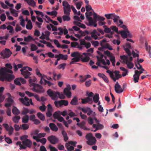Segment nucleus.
I'll list each match as a JSON object with an SVG mask.
<instances>
[{"instance_id": "1", "label": "nucleus", "mask_w": 151, "mask_h": 151, "mask_svg": "<svg viewBox=\"0 0 151 151\" xmlns=\"http://www.w3.org/2000/svg\"><path fill=\"white\" fill-rule=\"evenodd\" d=\"M13 73L12 70H8L5 68H2L0 70V80L3 81L5 80L11 81L15 78Z\"/></svg>"}, {"instance_id": "2", "label": "nucleus", "mask_w": 151, "mask_h": 151, "mask_svg": "<svg viewBox=\"0 0 151 151\" xmlns=\"http://www.w3.org/2000/svg\"><path fill=\"white\" fill-rule=\"evenodd\" d=\"M70 56L73 58L72 59V61L70 63V65L75 64L76 62H78L81 59V61L83 62H87L90 60L89 56L83 57L81 53L77 51L71 53Z\"/></svg>"}, {"instance_id": "3", "label": "nucleus", "mask_w": 151, "mask_h": 151, "mask_svg": "<svg viewBox=\"0 0 151 151\" xmlns=\"http://www.w3.org/2000/svg\"><path fill=\"white\" fill-rule=\"evenodd\" d=\"M47 93L52 99L54 100L58 99V97L61 99H64L65 98V96L63 94H60L58 92L52 91L51 89H49L47 91Z\"/></svg>"}, {"instance_id": "4", "label": "nucleus", "mask_w": 151, "mask_h": 151, "mask_svg": "<svg viewBox=\"0 0 151 151\" xmlns=\"http://www.w3.org/2000/svg\"><path fill=\"white\" fill-rule=\"evenodd\" d=\"M86 138L88 140L86 142L87 144L90 145H94L96 142V140L95 137L93 136L91 133L87 134Z\"/></svg>"}, {"instance_id": "5", "label": "nucleus", "mask_w": 151, "mask_h": 151, "mask_svg": "<svg viewBox=\"0 0 151 151\" xmlns=\"http://www.w3.org/2000/svg\"><path fill=\"white\" fill-rule=\"evenodd\" d=\"M121 59L123 60V63L127 65V67L129 69L132 68L134 66V64L131 62L129 60V57L125 55H121L120 56Z\"/></svg>"}, {"instance_id": "6", "label": "nucleus", "mask_w": 151, "mask_h": 151, "mask_svg": "<svg viewBox=\"0 0 151 151\" xmlns=\"http://www.w3.org/2000/svg\"><path fill=\"white\" fill-rule=\"evenodd\" d=\"M97 53L99 54V57L97 56L96 57L97 60V61L96 63V64L99 66L101 67L100 64V63H101L103 65H106V63L104 60L103 59L104 56V55L99 51H97Z\"/></svg>"}, {"instance_id": "7", "label": "nucleus", "mask_w": 151, "mask_h": 151, "mask_svg": "<svg viewBox=\"0 0 151 151\" xmlns=\"http://www.w3.org/2000/svg\"><path fill=\"white\" fill-rule=\"evenodd\" d=\"M12 54V52L8 48H5L2 52H0V55L1 56V58L3 59L9 58Z\"/></svg>"}, {"instance_id": "8", "label": "nucleus", "mask_w": 151, "mask_h": 151, "mask_svg": "<svg viewBox=\"0 0 151 151\" xmlns=\"http://www.w3.org/2000/svg\"><path fill=\"white\" fill-rule=\"evenodd\" d=\"M62 5L63 6V12L64 14H69L71 11L70 7L68 3L65 1H63Z\"/></svg>"}, {"instance_id": "9", "label": "nucleus", "mask_w": 151, "mask_h": 151, "mask_svg": "<svg viewBox=\"0 0 151 151\" xmlns=\"http://www.w3.org/2000/svg\"><path fill=\"white\" fill-rule=\"evenodd\" d=\"M7 95L8 97L6 99L7 103L5 104L4 106L6 107H9L13 104L14 101L13 100V97L12 96L10 93H8Z\"/></svg>"}, {"instance_id": "10", "label": "nucleus", "mask_w": 151, "mask_h": 151, "mask_svg": "<svg viewBox=\"0 0 151 151\" xmlns=\"http://www.w3.org/2000/svg\"><path fill=\"white\" fill-rule=\"evenodd\" d=\"M123 48L124 50L126 52V53L127 54V55L126 56H128L129 57V60L132 61L133 58L131 56L132 54L131 53L129 49L131 48V46L130 44L129 43H127L125 45L123 46Z\"/></svg>"}, {"instance_id": "11", "label": "nucleus", "mask_w": 151, "mask_h": 151, "mask_svg": "<svg viewBox=\"0 0 151 151\" xmlns=\"http://www.w3.org/2000/svg\"><path fill=\"white\" fill-rule=\"evenodd\" d=\"M105 16L108 19H113L115 23L117 22L118 20L119 19L120 17L114 14H105Z\"/></svg>"}, {"instance_id": "12", "label": "nucleus", "mask_w": 151, "mask_h": 151, "mask_svg": "<svg viewBox=\"0 0 151 151\" xmlns=\"http://www.w3.org/2000/svg\"><path fill=\"white\" fill-rule=\"evenodd\" d=\"M33 88L32 90L37 93H43L45 91L43 87L37 84L33 83Z\"/></svg>"}, {"instance_id": "13", "label": "nucleus", "mask_w": 151, "mask_h": 151, "mask_svg": "<svg viewBox=\"0 0 151 151\" xmlns=\"http://www.w3.org/2000/svg\"><path fill=\"white\" fill-rule=\"evenodd\" d=\"M27 68V66L24 67L20 70L21 74L24 76L25 78H29V76L31 75V73L26 70Z\"/></svg>"}, {"instance_id": "14", "label": "nucleus", "mask_w": 151, "mask_h": 151, "mask_svg": "<svg viewBox=\"0 0 151 151\" xmlns=\"http://www.w3.org/2000/svg\"><path fill=\"white\" fill-rule=\"evenodd\" d=\"M3 126L4 127L6 131L8 132L9 136L13 134L14 131V128L11 126H9L7 124H3Z\"/></svg>"}, {"instance_id": "15", "label": "nucleus", "mask_w": 151, "mask_h": 151, "mask_svg": "<svg viewBox=\"0 0 151 151\" xmlns=\"http://www.w3.org/2000/svg\"><path fill=\"white\" fill-rule=\"evenodd\" d=\"M47 140L53 144H55L58 143L59 141V139L55 136L52 135L49 136L47 138Z\"/></svg>"}, {"instance_id": "16", "label": "nucleus", "mask_w": 151, "mask_h": 151, "mask_svg": "<svg viewBox=\"0 0 151 151\" xmlns=\"http://www.w3.org/2000/svg\"><path fill=\"white\" fill-rule=\"evenodd\" d=\"M114 90L116 93H120L123 91L121 86L119 84L118 82H117L114 86Z\"/></svg>"}, {"instance_id": "17", "label": "nucleus", "mask_w": 151, "mask_h": 151, "mask_svg": "<svg viewBox=\"0 0 151 151\" xmlns=\"http://www.w3.org/2000/svg\"><path fill=\"white\" fill-rule=\"evenodd\" d=\"M91 35L92 37L95 40H99L100 38L98 37L99 36L100 34L97 32L96 29L93 30V31L91 32Z\"/></svg>"}, {"instance_id": "18", "label": "nucleus", "mask_w": 151, "mask_h": 151, "mask_svg": "<svg viewBox=\"0 0 151 151\" xmlns=\"http://www.w3.org/2000/svg\"><path fill=\"white\" fill-rule=\"evenodd\" d=\"M22 145L25 147L26 149L27 147L30 148L31 147L32 144V142L30 140L27 139L22 141Z\"/></svg>"}, {"instance_id": "19", "label": "nucleus", "mask_w": 151, "mask_h": 151, "mask_svg": "<svg viewBox=\"0 0 151 151\" xmlns=\"http://www.w3.org/2000/svg\"><path fill=\"white\" fill-rule=\"evenodd\" d=\"M67 88H65L63 91L64 93L68 98H70L72 96L71 92Z\"/></svg>"}, {"instance_id": "20", "label": "nucleus", "mask_w": 151, "mask_h": 151, "mask_svg": "<svg viewBox=\"0 0 151 151\" xmlns=\"http://www.w3.org/2000/svg\"><path fill=\"white\" fill-rule=\"evenodd\" d=\"M70 103L72 105L75 106L77 105L78 104L77 98L76 96H74L71 100Z\"/></svg>"}, {"instance_id": "21", "label": "nucleus", "mask_w": 151, "mask_h": 151, "mask_svg": "<svg viewBox=\"0 0 151 151\" xmlns=\"http://www.w3.org/2000/svg\"><path fill=\"white\" fill-rule=\"evenodd\" d=\"M49 126L52 131L57 132L58 130V128L54 123H50Z\"/></svg>"}, {"instance_id": "22", "label": "nucleus", "mask_w": 151, "mask_h": 151, "mask_svg": "<svg viewBox=\"0 0 151 151\" xmlns=\"http://www.w3.org/2000/svg\"><path fill=\"white\" fill-rule=\"evenodd\" d=\"M93 17L95 19H97L98 20H99L101 21H104L105 20V18L103 17L100 16L95 13L94 12L93 13Z\"/></svg>"}, {"instance_id": "23", "label": "nucleus", "mask_w": 151, "mask_h": 151, "mask_svg": "<svg viewBox=\"0 0 151 151\" xmlns=\"http://www.w3.org/2000/svg\"><path fill=\"white\" fill-rule=\"evenodd\" d=\"M93 98V101L95 103H97L99 99V94L98 93L95 94Z\"/></svg>"}, {"instance_id": "24", "label": "nucleus", "mask_w": 151, "mask_h": 151, "mask_svg": "<svg viewBox=\"0 0 151 151\" xmlns=\"http://www.w3.org/2000/svg\"><path fill=\"white\" fill-rule=\"evenodd\" d=\"M13 113L15 115H18L20 113L19 111L15 106H13L12 109Z\"/></svg>"}, {"instance_id": "25", "label": "nucleus", "mask_w": 151, "mask_h": 151, "mask_svg": "<svg viewBox=\"0 0 151 151\" xmlns=\"http://www.w3.org/2000/svg\"><path fill=\"white\" fill-rule=\"evenodd\" d=\"M119 33L120 34L122 37L124 38H126L127 37V34L126 30L119 31Z\"/></svg>"}, {"instance_id": "26", "label": "nucleus", "mask_w": 151, "mask_h": 151, "mask_svg": "<svg viewBox=\"0 0 151 151\" xmlns=\"http://www.w3.org/2000/svg\"><path fill=\"white\" fill-rule=\"evenodd\" d=\"M19 100L24 105L26 106H29L30 105L29 101H25L23 98H20Z\"/></svg>"}, {"instance_id": "27", "label": "nucleus", "mask_w": 151, "mask_h": 151, "mask_svg": "<svg viewBox=\"0 0 151 151\" xmlns=\"http://www.w3.org/2000/svg\"><path fill=\"white\" fill-rule=\"evenodd\" d=\"M58 102L59 103L60 105H62V106L64 105L65 106H66L68 104V102L67 100H61Z\"/></svg>"}, {"instance_id": "28", "label": "nucleus", "mask_w": 151, "mask_h": 151, "mask_svg": "<svg viewBox=\"0 0 151 151\" xmlns=\"http://www.w3.org/2000/svg\"><path fill=\"white\" fill-rule=\"evenodd\" d=\"M38 117L41 121H44L45 120V116L43 114L40 112H38L37 114Z\"/></svg>"}, {"instance_id": "29", "label": "nucleus", "mask_w": 151, "mask_h": 151, "mask_svg": "<svg viewBox=\"0 0 151 151\" xmlns=\"http://www.w3.org/2000/svg\"><path fill=\"white\" fill-rule=\"evenodd\" d=\"M29 120V116L26 115L22 118V122L24 124H26L28 122Z\"/></svg>"}, {"instance_id": "30", "label": "nucleus", "mask_w": 151, "mask_h": 151, "mask_svg": "<svg viewBox=\"0 0 151 151\" xmlns=\"http://www.w3.org/2000/svg\"><path fill=\"white\" fill-rule=\"evenodd\" d=\"M20 119V117L19 116H15L12 118V120L14 123H17Z\"/></svg>"}, {"instance_id": "31", "label": "nucleus", "mask_w": 151, "mask_h": 151, "mask_svg": "<svg viewBox=\"0 0 151 151\" xmlns=\"http://www.w3.org/2000/svg\"><path fill=\"white\" fill-rule=\"evenodd\" d=\"M89 26H93L95 27H96L97 26L96 23H94L93 22L92 17L89 18Z\"/></svg>"}, {"instance_id": "32", "label": "nucleus", "mask_w": 151, "mask_h": 151, "mask_svg": "<svg viewBox=\"0 0 151 151\" xmlns=\"http://www.w3.org/2000/svg\"><path fill=\"white\" fill-rule=\"evenodd\" d=\"M62 134L63 136L64 140L65 142L67 141L68 139L67 133L65 131L63 130L62 132Z\"/></svg>"}, {"instance_id": "33", "label": "nucleus", "mask_w": 151, "mask_h": 151, "mask_svg": "<svg viewBox=\"0 0 151 151\" xmlns=\"http://www.w3.org/2000/svg\"><path fill=\"white\" fill-rule=\"evenodd\" d=\"M32 23L30 20H29L27 22V24L26 25V28L28 29H31L32 28Z\"/></svg>"}, {"instance_id": "34", "label": "nucleus", "mask_w": 151, "mask_h": 151, "mask_svg": "<svg viewBox=\"0 0 151 151\" xmlns=\"http://www.w3.org/2000/svg\"><path fill=\"white\" fill-rule=\"evenodd\" d=\"M65 15H64L62 17V19L63 20L65 21H69L70 19V14H65Z\"/></svg>"}, {"instance_id": "35", "label": "nucleus", "mask_w": 151, "mask_h": 151, "mask_svg": "<svg viewBox=\"0 0 151 151\" xmlns=\"http://www.w3.org/2000/svg\"><path fill=\"white\" fill-rule=\"evenodd\" d=\"M65 146L67 148L68 151H72L74 149V147L71 146H70L67 144V143H66L65 145Z\"/></svg>"}, {"instance_id": "36", "label": "nucleus", "mask_w": 151, "mask_h": 151, "mask_svg": "<svg viewBox=\"0 0 151 151\" xmlns=\"http://www.w3.org/2000/svg\"><path fill=\"white\" fill-rule=\"evenodd\" d=\"M115 77L117 79H119V78L122 77V76L119 74V71L118 70H115L114 72Z\"/></svg>"}, {"instance_id": "37", "label": "nucleus", "mask_w": 151, "mask_h": 151, "mask_svg": "<svg viewBox=\"0 0 151 151\" xmlns=\"http://www.w3.org/2000/svg\"><path fill=\"white\" fill-rule=\"evenodd\" d=\"M103 27L104 28V31L106 33H109L111 32V28H108L107 26L104 25Z\"/></svg>"}, {"instance_id": "38", "label": "nucleus", "mask_w": 151, "mask_h": 151, "mask_svg": "<svg viewBox=\"0 0 151 151\" xmlns=\"http://www.w3.org/2000/svg\"><path fill=\"white\" fill-rule=\"evenodd\" d=\"M27 3L29 5L33 7L36 6V3L34 0H30L29 1H27Z\"/></svg>"}, {"instance_id": "39", "label": "nucleus", "mask_w": 151, "mask_h": 151, "mask_svg": "<svg viewBox=\"0 0 151 151\" xmlns=\"http://www.w3.org/2000/svg\"><path fill=\"white\" fill-rule=\"evenodd\" d=\"M60 112V111H56L53 114V116L55 119H57L60 116V115L59 114Z\"/></svg>"}, {"instance_id": "40", "label": "nucleus", "mask_w": 151, "mask_h": 151, "mask_svg": "<svg viewBox=\"0 0 151 151\" xmlns=\"http://www.w3.org/2000/svg\"><path fill=\"white\" fill-rule=\"evenodd\" d=\"M33 40V38L30 35H29L27 37H24V41L25 42H29L31 40Z\"/></svg>"}, {"instance_id": "41", "label": "nucleus", "mask_w": 151, "mask_h": 151, "mask_svg": "<svg viewBox=\"0 0 151 151\" xmlns=\"http://www.w3.org/2000/svg\"><path fill=\"white\" fill-rule=\"evenodd\" d=\"M30 50L32 51L36 50L37 49V47L34 44H31L30 45Z\"/></svg>"}, {"instance_id": "42", "label": "nucleus", "mask_w": 151, "mask_h": 151, "mask_svg": "<svg viewBox=\"0 0 151 151\" xmlns=\"http://www.w3.org/2000/svg\"><path fill=\"white\" fill-rule=\"evenodd\" d=\"M29 125L27 124H24L22 125L21 129L23 130H27L29 128Z\"/></svg>"}, {"instance_id": "43", "label": "nucleus", "mask_w": 151, "mask_h": 151, "mask_svg": "<svg viewBox=\"0 0 151 151\" xmlns=\"http://www.w3.org/2000/svg\"><path fill=\"white\" fill-rule=\"evenodd\" d=\"M139 77L138 75H137V74L135 73L133 76L134 81V83H136L138 82Z\"/></svg>"}, {"instance_id": "44", "label": "nucleus", "mask_w": 151, "mask_h": 151, "mask_svg": "<svg viewBox=\"0 0 151 151\" xmlns=\"http://www.w3.org/2000/svg\"><path fill=\"white\" fill-rule=\"evenodd\" d=\"M5 66L6 68L8 70H10L12 68V66L11 64L10 63H7L5 64Z\"/></svg>"}, {"instance_id": "45", "label": "nucleus", "mask_w": 151, "mask_h": 151, "mask_svg": "<svg viewBox=\"0 0 151 151\" xmlns=\"http://www.w3.org/2000/svg\"><path fill=\"white\" fill-rule=\"evenodd\" d=\"M16 144L17 145H19L20 147V149H25L26 147L24 146H23L21 144V142L20 141H18L17 142Z\"/></svg>"}, {"instance_id": "46", "label": "nucleus", "mask_w": 151, "mask_h": 151, "mask_svg": "<svg viewBox=\"0 0 151 151\" xmlns=\"http://www.w3.org/2000/svg\"><path fill=\"white\" fill-rule=\"evenodd\" d=\"M104 55L108 56L109 57H111V56L113 55L112 53H111V52L109 51L108 50H106V51H104Z\"/></svg>"}, {"instance_id": "47", "label": "nucleus", "mask_w": 151, "mask_h": 151, "mask_svg": "<svg viewBox=\"0 0 151 151\" xmlns=\"http://www.w3.org/2000/svg\"><path fill=\"white\" fill-rule=\"evenodd\" d=\"M111 29H112L113 31L116 32L117 34H119V31L118 30V28L115 26H111Z\"/></svg>"}, {"instance_id": "48", "label": "nucleus", "mask_w": 151, "mask_h": 151, "mask_svg": "<svg viewBox=\"0 0 151 151\" xmlns=\"http://www.w3.org/2000/svg\"><path fill=\"white\" fill-rule=\"evenodd\" d=\"M46 107L44 105V104H42V106H40L39 107V109L42 112L45 111Z\"/></svg>"}, {"instance_id": "49", "label": "nucleus", "mask_w": 151, "mask_h": 151, "mask_svg": "<svg viewBox=\"0 0 151 151\" xmlns=\"http://www.w3.org/2000/svg\"><path fill=\"white\" fill-rule=\"evenodd\" d=\"M47 13L48 15H54L56 16L57 14V12L55 11H52V12H47Z\"/></svg>"}, {"instance_id": "50", "label": "nucleus", "mask_w": 151, "mask_h": 151, "mask_svg": "<svg viewBox=\"0 0 151 151\" xmlns=\"http://www.w3.org/2000/svg\"><path fill=\"white\" fill-rule=\"evenodd\" d=\"M29 113V110L26 108H24L22 111V114L23 115H26L28 113Z\"/></svg>"}, {"instance_id": "51", "label": "nucleus", "mask_w": 151, "mask_h": 151, "mask_svg": "<svg viewBox=\"0 0 151 151\" xmlns=\"http://www.w3.org/2000/svg\"><path fill=\"white\" fill-rule=\"evenodd\" d=\"M59 55L61 59L66 60L68 59V55H64L63 54H59Z\"/></svg>"}, {"instance_id": "52", "label": "nucleus", "mask_w": 151, "mask_h": 151, "mask_svg": "<svg viewBox=\"0 0 151 151\" xmlns=\"http://www.w3.org/2000/svg\"><path fill=\"white\" fill-rule=\"evenodd\" d=\"M104 47L105 48H106L109 49L110 50H113V48L108 43H106L104 45Z\"/></svg>"}, {"instance_id": "53", "label": "nucleus", "mask_w": 151, "mask_h": 151, "mask_svg": "<svg viewBox=\"0 0 151 151\" xmlns=\"http://www.w3.org/2000/svg\"><path fill=\"white\" fill-rule=\"evenodd\" d=\"M14 83L15 84L18 86H20L21 85L19 78H17L14 80Z\"/></svg>"}, {"instance_id": "54", "label": "nucleus", "mask_w": 151, "mask_h": 151, "mask_svg": "<svg viewBox=\"0 0 151 151\" xmlns=\"http://www.w3.org/2000/svg\"><path fill=\"white\" fill-rule=\"evenodd\" d=\"M88 123L90 125H92L93 123V119L91 117H89L88 119Z\"/></svg>"}, {"instance_id": "55", "label": "nucleus", "mask_w": 151, "mask_h": 151, "mask_svg": "<svg viewBox=\"0 0 151 151\" xmlns=\"http://www.w3.org/2000/svg\"><path fill=\"white\" fill-rule=\"evenodd\" d=\"M66 64L65 63H63L59 65L58 67V68L59 69L62 68L63 69H65Z\"/></svg>"}, {"instance_id": "56", "label": "nucleus", "mask_w": 151, "mask_h": 151, "mask_svg": "<svg viewBox=\"0 0 151 151\" xmlns=\"http://www.w3.org/2000/svg\"><path fill=\"white\" fill-rule=\"evenodd\" d=\"M116 24H118L117 26H120V27L121 28H122L124 30H127L128 29L127 27L126 26H125L124 25H120V24H118V22H116Z\"/></svg>"}, {"instance_id": "57", "label": "nucleus", "mask_w": 151, "mask_h": 151, "mask_svg": "<svg viewBox=\"0 0 151 151\" xmlns=\"http://www.w3.org/2000/svg\"><path fill=\"white\" fill-rule=\"evenodd\" d=\"M91 43L92 45L94 46L95 47H96L99 45V42L97 41H92Z\"/></svg>"}, {"instance_id": "58", "label": "nucleus", "mask_w": 151, "mask_h": 151, "mask_svg": "<svg viewBox=\"0 0 151 151\" xmlns=\"http://www.w3.org/2000/svg\"><path fill=\"white\" fill-rule=\"evenodd\" d=\"M135 66L138 69L141 70L143 71H144V70L142 68V66L139 63H138L137 64H135Z\"/></svg>"}, {"instance_id": "59", "label": "nucleus", "mask_w": 151, "mask_h": 151, "mask_svg": "<svg viewBox=\"0 0 151 151\" xmlns=\"http://www.w3.org/2000/svg\"><path fill=\"white\" fill-rule=\"evenodd\" d=\"M54 44L56 45L58 47H61V45L59 43L58 41L56 40H54L53 41Z\"/></svg>"}, {"instance_id": "60", "label": "nucleus", "mask_w": 151, "mask_h": 151, "mask_svg": "<svg viewBox=\"0 0 151 151\" xmlns=\"http://www.w3.org/2000/svg\"><path fill=\"white\" fill-rule=\"evenodd\" d=\"M91 80L87 81L85 83V86L87 87H89L91 85Z\"/></svg>"}, {"instance_id": "61", "label": "nucleus", "mask_w": 151, "mask_h": 151, "mask_svg": "<svg viewBox=\"0 0 151 151\" xmlns=\"http://www.w3.org/2000/svg\"><path fill=\"white\" fill-rule=\"evenodd\" d=\"M90 109V108L89 107H87L86 108H82L81 109L82 111L85 114L87 113Z\"/></svg>"}, {"instance_id": "62", "label": "nucleus", "mask_w": 151, "mask_h": 151, "mask_svg": "<svg viewBox=\"0 0 151 151\" xmlns=\"http://www.w3.org/2000/svg\"><path fill=\"white\" fill-rule=\"evenodd\" d=\"M68 144L70 145H71L74 147H76V144H77V142L76 141H70L68 142V143H67Z\"/></svg>"}, {"instance_id": "63", "label": "nucleus", "mask_w": 151, "mask_h": 151, "mask_svg": "<svg viewBox=\"0 0 151 151\" xmlns=\"http://www.w3.org/2000/svg\"><path fill=\"white\" fill-rule=\"evenodd\" d=\"M34 12L37 15H41L42 17L44 16V14L42 12L36 10H35Z\"/></svg>"}, {"instance_id": "64", "label": "nucleus", "mask_w": 151, "mask_h": 151, "mask_svg": "<svg viewBox=\"0 0 151 151\" xmlns=\"http://www.w3.org/2000/svg\"><path fill=\"white\" fill-rule=\"evenodd\" d=\"M49 147L50 151H58L57 149L55 147H52L51 145L49 146Z\"/></svg>"}]
</instances>
